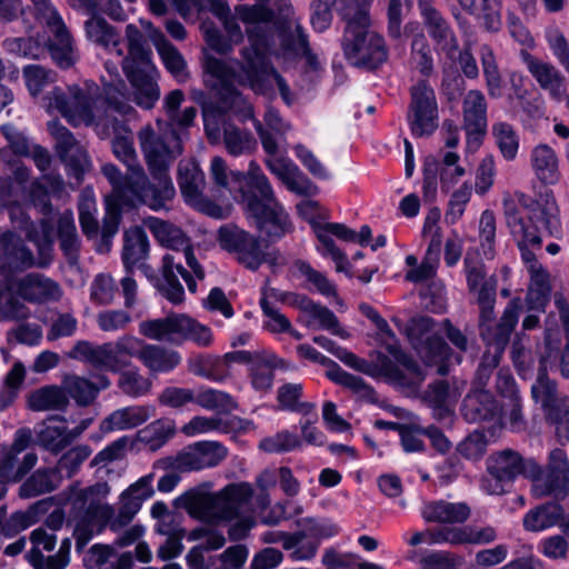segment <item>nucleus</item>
<instances>
[{"instance_id": "1", "label": "nucleus", "mask_w": 569, "mask_h": 569, "mask_svg": "<svg viewBox=\"0 0 569 569\" xmlns=\"http://www.w3.org/2000/svg\"><path fill=\"white\" fill-rule=\"evenodd\" d=\"M236 14L246 24L250 44L241 50L242 60L236 61L237 68L216 58L207 61L208 72L219 81L217 94L222 108L241 112L246 118L253 117V107L234 88V83L263 96H273L276 83L282 100L290 106L293 97L288 83L266 58L274 46L273 10L263 4H239Z\"/></svg>"}, {"instance_id": "2", "label": "nucleus", "mask_w": 569, "mask_h": 569, "mask_svg": "<svg viewBox=\"0 0 569 569\" xmlns=\"http://www.w3.org/2000/svg\"><path fill=\"white\" fill-rule=\"evenodd\" d=\"M144 226L163 247L170 249L161 260L158 289L170 302L179 305L184 300V289L178 274L186 281L188 290L196 293L197 282L191 272L197 279L203 280L206 271L194 256L190 239L180 228L156 217L147 218Z\"/></svg>"}, {"instance_id": "3", "label": "nucleus", "mask_w": 569, "mask_h": 569, "mask_svg": "<svg viewBox=\"0 0 569 569\" xmlns=\"http://www.w3.org/2000/svg\"><path fill=\"white\" fill-rule=\"evenodd\" d=\"M253 488L248 482L229 483L218 492L190 490L181 496L180 505L188 515L202 522L216 525L238 519L229 528L231 540H241L254 525Z\"/></svg>"}, {"instance_id": "4", "label": "nucleus", "mask_w": 569, "mask_h": 569, "mask_svg": "<svg viewBox=\"0 0 569 569\" xmlns=\"http://www.w3.org/2000/svg\"><path fill=\"white\" fill-rule=\"evenodd\" d=\"M110 488L106 482L79 489L71 499V517L73 521L72 537L76 540V550L81 553L91 539L109 527L119 531L128 526L133 517L121 508L117 515L106 499Z\"/></svg>"}, {"instance_id": "5", "label": "nucleus", "mask_w": 569, "mask_h": 569, "mask_svg": "<svg viewBox=\"0 0 569 569\" xmlns=\"http://www.w3.org/2000/svg\"><path fill=\"white\" fill-rule=\"evenodd\" d=\"M386 348L392 358L377 351L371 355V360L367 361L343 347L335 350V357L359 372L383 377L408 395L416 393L426 379V372L397 342L387 345Z\"/></svg>"}, {"instance_id": "6", "label": "nucleus", "mask_w": 569, "mask_h": 569, "mask_svg": "<svg viewBox=\"0 0 569 569\" xmlns=\"http://www.w3.org/2000/svg\"><path fill=\"white\" fill-rule=\"evenodd\" d=\"M505 216L507 226L518 242L521 258L527 264L529 272L543 269L537 261L535 252L529 249V246L540 248L541 230H545L555 238L561 236L559 209L555 199L547 197L543 201L536 202L529 211L528 221L513 203H506Z\"/></svg>"}, {"instance_id": "7", "label": "nucleus", "mask_w": 569, "mask_h": 569, "mask_svg": "<svg viewBox=\"0 0 569 569\" xmlns=\"http://www.w3.org/2000/svg\"><path fill=\"white\" fill-rule=\"evenodd\" d=\"M128 56L121 60L122 70L132 87V97L137 106L150 110L160 98L158 70L151 61V50L147 46L140 29L130 23L126 27Z\"/></svg>"}, {"instance_id": "8", "label": "nucleus", "mask_w": 569, "mask_h": 569, "mask_svg": "<svg viewBox=\"0 0 569 569\" xmlns=\"http://www.w3.org/2000/svg\"><path fill=\"white\" fill-rule=\"evenodd\" d=\"M347 26L342 39L346 59L356 67L377 69L388 59L385 39L371 29V18L366 9L345 17Z\"/></svg>"}, {"instance_id": "9", "label": "nucleus", "mask_w": 569, "mask_h": 569, "mask_svg": "<svg viewBox=\"0 0 569 569\" xmlns=\"http://www.w3.org/2000/svg\"><path fill=\"white\" fill-rule=\"evenodd\" d=\"M98 91L94 83L88 82L83 87H56L47 96L48 107L58 110L72 126L83 123L94 126L96 130L100 118L116 113L108 104L104 108L98 106Z\"/></svg>"}, {"instance_id": "10", "label": "nucleus", "mask_w": 569, "mask_h": 569, "mask_svg": "<svg viewBox=\"0 0 569 569\" xmlns=\"http://www.w3.org/2000/svg\"><path fill=\"white\" fill-rule=\"evenodd\" d=\"M488 476L481 480V488L488 495H503L520 476L535 478L541 473L533 459L525 458L519 451L505 448L491 452L486 460Z\"/></svg>"}, {"instance_id": "11", "label": "nucleus", "mask_w": 569, "mask_h": 569, "mask_svg": "<svg viewBox=\"0 0 569 569\" xmlns=\"http://www.w3.org/2000/svg\"><path fill=\"white\" fill-rule=\"evenodd\" d=\"M139 332L152 340L181 345L192 341L199 347H209L213 341L211 329L184 313H171L166 318L144 320Z\"/></svg>"}, {"instance_id": "12", "label": "nucleus", "mask_w": 569, "mask_h": 569, "mask_svg": "<svg viewBox=\"0 0 569 569\" xmlns=\"http://www.w3.org/2000/svg\"><path fill=\"white\" fill-rule=\"evenodd\" d=\"M247 218L269 243H276L295 230L291 218L274 192L268 196H249L243 202Z\"/></svg>"}, {"instance_id": "13", "label": "nucleus", "mask_w": 569, "mask_h": 569, "mask_svg": "<svg viewBox=\"0 0 569 569\" xmlns=\"http://www.w3.org/2000/svg\"><path fill=\"white\" fill-rule=\"evenodd\" d=\"M531 397L539 403L545 422L553 430L558 443L569 441V396L558 390V385L548 375L540 371L531 386Z\"/></svg>"}, {"instance_id": "14", "label": "nucleus", "mask_w": 569, "mask_h": 569, "mask_svg": "<svg viewBox=\"0 0 569 569\" xmlns=\"http://www.w3.org/2000/svg\"><path fill=\"white\" fill-rule=\"evenodd\" d=\"M149 173L150 177L142 166L131 173L130 187L123 201L127 208L146 206L153 211H159L174 198L176 188L170 173L159 170L149 171Z\"/></svg>"}, {"instance_id": "15", "label": "nucleus", "mask_w": 569, "mask_h": 569, "mask_svg": "<svg viewBox=\"0 0 569 569\" xmlns=\"http://www.w3.org/2000/svg\"><path fill=\"white\" fill-rule=\"evenodd\" d=\"M138 139L148 171L169 173L172 162L183 151L182 141L174 128L156 133L152 128L144 127L139 131Z\"/></svg>"}, {"instance_id": "16", "label": "nucleus", "mask_w": 569, "mask_h": 569, "mask_svg": "<svg viewBox=\"0 0 569 569\" xmlns=\"http://www.w3.org/2000/svg\"><path fill=\"white\" fill-rule=\"evenodd\" d=\"M32 432L28 428L18 429L12 443L0 452V485L17 483L37 465L38 456L28 452L19 461V456L30 446Z\"/></svg>"}, {"instance_id": "17", "label": "nucleus", "mask_w": 569, "mask_h": 569, "mask_svg": "<svg viewBox=\"0 0 569 569\" xmlns=\"http://www.w3.org/2000/svg\"><path fill=\"white\" fill-rule=\"evenodd\" d=\"M408 121L413 136H430L438 128V104L433 89L421 80L410 90Z\"/></svg>"}, {"instance_id": "18", "label": "nucleus", "mask_w": 569, "mask_h": 569, "mask_svg": "<svg viewBox=\"0 0 569 569\" xmlns=\"http://www.w3.org/2000/svg\"><path fill=\"white\" fill-rule=\"evenodd\" d=\"M463 267L468 290L476 296L482 319H489L496 303L497 277L495 274L487 276L485 263L477 252L466 253Z\"/></svg>"}, {"instance_id": "19", "label": "nucleus", "mask_w": 569, "mask_h": 569, "mask_svg": "<svg viewBox=\"0 0 569 569\" xmlns=\"http://www.w3.org/2000/svg\"><path fill=\"white\" fill-rule=\"evenodd\" d=\"M218 240L222 249L234 254L236 260L244 268L257 271L262 257V244L257 237L237 226H222L218 231Z\"/></svg>"}, {"instance_id": "20", "label": "nucleus", "mask_w": 569, "mask_h": 569, "mask_svg": "<svg viewBox=\"0 0 569 569\" xmlns=\"http://www.w3.org/2000/svg\"><path fill=\"white\" fill-rule=\"evenodd\" d=\"M523 309L522 300L519 297L511 299L506 306L499 321L493 326L495 312H491L489 319H482V313L479 315L480 336L488 345V349L499 351L502 355L505 348L509 343L511 333L513 332L519 316Z\"/></svg>"}, {"instance_id": "21", "label": "nucleus", "mask_w": 569, "mask_h": 569, "mask_svg": "<svg viewBox=\"0 0 569 569\" xmlns=\"http://www.w3.org/2000/svg\"><path fill=\"white\" fill-rule=\"evenodd\" d=\"M114 114L116 113H111L110 116L100 118L97 123L96 132L102 139L113 137V154L127 167L128 171L132 173L137 168L141 167L133 147V138L126 121Z\"/></svg>"}, {"instance_id": "22", "label": "nucleus", "mask_w": 569, "mask_h": 569, "mask_svg": "<svg viewBox=\"0 0 569 569\" xmlns=\"http://www.w3.org/2000/svg\"><path fill=\"white\" fill-rule=\"evenodd\" d=\"M520 58L539 87L552 99L561 101L567 98V78L555 64L535 57L527 50L520 51Z\"/></svg>"}, {"instance_id": "23", "label": "nucleus", "mask_w": 569, "mask_h": 569, "mask_svg": "<svg viewBox=\"0 0 569 569\" xmlns=\"http://www.w3.org/2000/svg\"><path fill=\"white\" fill-rule=\"evenodd\" d=\"M107 74L102 76L103 83V103L109 106L110 110L121 117L131 118L136 116L134 108L130 104L127 83L121 78L118 66L112 61L104 62Z\"/></svg>"}, {"instance_id": "24", "label": "nucleus", "mask_w": 569, "mask_h": 569, "mask_svg": "<svg viewBox=\"0 0 569 569\" xmlns=\"http://www.w3.org/2000/svg\"><path fill=\"white\" fill-rule=\"evenodd\" d=\"M266 166L289 191L307 197L318 193V187L289 158H268L266 159Z\"/></svg>"}, {"instance_id": "25", "label": "nucleus", "mask_w": 569, "mask_h": 569, "mask_svg": "<svg viewBox=\"0 0 569 569\" xmlns=\"http://www.w3.org/2000/svg\"><path fill=\"white\" fill-rule=\"evenodd\" d=\"M18 295L24 302L44 305L58 301L62 289L58 282L39 272L17 277Z\"/></svg>"}, {"instance_id": "26", "label": "nucleus", "mask_w": 569, "mask_h": 569, "mask_svg": "<svg viewBox=\"0 0 569 569\" xmlns=\"http://www.w3.org/2000/svg\"><path fill=\"white\" fill-rule=\"evenodd\" d=\"M418 10L429 36L437 44L447 50L457 48V38L450 23L432 0H419Z\"/></svg>"}, {"instance_id": "27", "label": "nucleus", "mask_w": 569, "mask_h": 569, "mask_svg": "<svg viewBox=\"0 0 569 569\" xmlns=\"http://www.w3.org/2000/svg\"><path fill=\"white\" fill-rule=\"evenodd\" d=\"M283 7L287 19L280 22L276 20V16L273 14L271 21L273 34L276 36L278 31L280 47L284 54L298 57L309 46L308 36L297 19L289 18V13L292 11V6L289 0H284Z\"/></svg>"}, {"instance_id": "28", "label": "nucleus", "mask_w": 569, "mask_h": 569, "mask_svg": "<svg viewBox=\"0 0 569 569\" xmlns=\"http://www.w3.org/2000/svg\"><path fill=\"white\" fill-rule=\"evenodd\" d=\"M34 266L32 251L12 231L0 236V272L6 269L23 271Z\"/></svg>"}, {"instance_id": "29", "label": "nucleus", "mask_w": 569, "mask_h": 569, "mask_svg": "<svg viewBox=\"0 0 569 569\" xmlns=\"http://www.w3.org/2000/svg\"><path fill=\"white\" fill-rule=\"evenodd\" d=\"M487 100L481 90H469L462 99L463 128L469 138L480 140L486 133L487 120Z\"/></svg>"}, {"instance_id": "30", "label": "nucleus", "mask_w": 569, "mask_h": 569, "mask_svg": "<svg viewBox=\"0 0 569 569\" xmlns=\"http://www.w3.org/2000/svg\"><path fill=\"white\" fill-rule=\"evenodd\" d=\"M29 316L30 309L18 295L17 276L3 274L0 278V321H21Z\"/></svg>"}, {"instance_id": "31", "label": "nucleus", "mask_w": 569, "mask_h": 569, "mask_svg": "<svg viewBox=\"0 0 569 569\" xmlns=\"http://www.w3.org/2000/svg\"><path fill=\"white\" fill-rule=\"evenodd\" d=\"M471 516V508L467 502H450L443 499L425 502L421 517L426 522L436 523H465Z\"/></svg>"}, {"instance_id": "32", "label": "nucleus", "mask_w": 569, "mask_h": 569, "mask_svg": "<svg viewBox=\"0 0 569 569\" xmlns=\"http://www.w3.org/2000/svg\"><path fill=\"white\" fill-rule=\"evenodd\" d=\"M232 183L238 186L239 202L248 201L249 196H268L273 193L272 186L256 161H250L248 171H230Z\"/></svg>"}, {"instance_id": "33", "label": "nucleus", "mask_w": 569, "mask_h": 569, "mask_svg": "<svg viewBox=\"0 0 569 569\" xmlns=\"http://www.w3.org/2000/svg\"><path fill=\"white\" fill-rule=\"evenodd\" d=\"M317 362L328 367L327 377L331 381L345 388H348L359 398L368 402L373 403L378 401V395L375 391V389L371 386H369L361 377L351 375L342 370L338 363H336L330 358L323 356L322 353L319 355Z\"/></svg>"}, {"instance_id": "34", "label": "nucleus", "mask_w": 569, "mask_h": 569, "mask_svg": "<svg viewBox=\"0 0 569 569\" xmlns=\"http://www.w3.org/2000/svg\"><path fill=\"white\" fill-rule=\"evenodd\" d=\"M69 358L87 362L96 369L117 372L112 348L109 342L93 345L87 340H79L68 352Z\"/></svg>"}, {"instance_id": "35", "label": "nucleus", "mask_w": 569, "mask_h": 569, "mask_svg": "<svg viewBox=\"0 0 569 569\" xmlns=\"http://www.w3.org/2000/svg\"><path fill=\"white\" fill-rule=\"evenodd\" d=\"M154 413L150 406H130L117 409L100 423V430L108 433L114 430H127L144 423Z\"/></svg>"}, {"instance_id": "36", "label": "nucleus", "mask_w": 569, "mask_h": 569, "mask_svg": "<svg viewBox=\"0 0 569 569\" xmlns=\"http://www.w3.org/2000/svg\"><path fill=\"white\" fill-rule=\"evenodd\" d=\"M67 419L60 415H51L36 430L37 443L47 451L58 455L68 448L64 433Z\"/></svg>"}, {"instance_id": "37", "label": "nucleus", "mask_w": 569, "mask_h": 569, "mask_svg": "<svg viewBox=\"0 0 569 569\" xmlns=\"http://www.w3.org/2000/svg\"><path fill=\"white\" fill-rule=\"evenodd\" d=\"M52 38L49 39L48 49L52 60L62 69L72 67L79 59L71 33L66 23L50 30Z\"/></svg>"}, {"instance_id": "38", "label": "nucleus", "mask_w": 569, "mask_h": 569, "mask_svg": "<svg viewBox=\"0 0 569 569\" xmlns=\"http://www.w3.org/2000/svg\"><path fill=\"white\" fill-rule=\"evenodd\" d=\"M90 14L91 18H89L83 26L87 38L104 49L114 51L119 57H122L123 50L120 48L121 37L117 29L108 23L106 19L99 17L97 12Z\"/></svg>"}, {"instance_id": "39", "label": "nucleus", "mask_w": 569, "mask_h": 569, "mask_svg": "<svg viewBox=\"0 0 569 569\" xmlns=\"http://www.w3.org/2000/svg\"><path fill=\"white\" fill-rule=\"evenodd\" d=\"M62 477L54 468H39L33 471L19 487L18 496L21 499H30L50 493L58 489Z\"/></svg>"}, {"instance_id": "40", "label": "nucleus", "mask_w": 569, "mask_h": 569, "mask_svg": "<svg viewBox=\"0 0 569 569\" xmlns=\"http://www.w3.org/2000/svg\"><path fill=\"white\" fill-rule=\"evenodd\" d=\"M531 167L536 177L545 184H555L560 179L559 161L556 151L546 143L531 150Z\"/></svg>"}, {"instance_id": "41", "label": "nucleus", "mask_w": 569, "mask_h": 569, "mask_svg": "<svg viewBox=\"0 0 569 569\" xmlns=\"http://www.w3.org/2000/svg\"><path fill=\"white\" fill-rule=\"evenodd\" d=\"M148 252L149 241L142 228L133 227L124 232L122 261L128 272H131L134 267H143Z\"/></svg>"}, {"instance_id": "42", "label": "nucleus", "mask_w": 569, "mask_h": 569, "mask_svg": "<svg viewBox=\"0 0 569 569\" xmlns=\"http://www.w3.org/2000/svg\"><path fill=\"white\" fill-rule=\"evenodd\" d=\"M297 299L299 309L309 317L307 321L308 326L311 327L317 322L318 327L321 329L329 330L343 339L349 338V333L340 327L338 318L329 308L316 303L309 297Z\"/></svg>"}, {"instance_id": "43", "label": "nucleus", "mask_w": 569, "mask_h": 569, "mask_svg": "<svg viewBox=\"0 0 569 569\" xmlns=\"http://www.w3.org/2000/svg\"><path fill=\"white\" fill-rule=\"evenodd\" d=\"M563 517V508L557 502H545L530 509L523 517V528L530 532H539L559 525Z\"/></svg>"}, {"instance_id": "44", "label": "nucleus", "mask_w": 569, "mask_h": 569, "mask_svg": "<svg viewBox=\"0 0 569 569\" xmlns=\"http://www.w3.org/2000/svg\"><path fill=\"white\" fill-rule=\"evenodd\" d=\"M178 184L182 197L189 203L203 192L204 174L196 161H180L178 166Z\"/></svg>"}, {"instance_id": "45", "label": "nucleus", "mask_w": 569, "mask_h": 569, "mask_svg": "<svg viewBox=\"0 0 569 569\" xmlns=\"http://www.w3.org/2000/svg\"><path fill=\"white\" fill-rule=\"evenodd\" d=\"M413 349L427 366H437V372L440 376L447 375L448 367L445 361L449 358L451 349L442 337L439 335L429 337Z\"/></svg>"}, {"instance_id": "46", "label": "nucleus", "mask_w": 569, "mask_h": 569, "mask_svg": "<svg viewBox=\"0 0 569 569\" xmlns=\"http://www.w3.org/2000/svg\"><path fill=\"white\" fill-rule=\"evenodd\" d=\"M461 8L480 20L489 32L501 28L500 6L496 0H458Z\"/></svg>"}, {"instance_id": "47", "label": "nucleus", "mask_w": 569, "mask_h": 569, "mask_svg": "<svg viewBox=\"0 0 569 569\" xmlns=\"http://www.w3.org/2000/svg\"><path fill=\"white\" fill-rule=\"evenodd\" d=\"M283 366V360L273 352L260 349L259 357L250 367L251 382L257 390H268L272 386L273 370Z\"/></svg>"}, {"instance_id": "48", "label": "nucleus", "mask_w": 569, "mask_h": 569, "mask_svg": "<svg viewBox=\"0 0 569 569\" xmlns=\"http://www.w3.org/2000/svg\"><path fill=\"white\" fill-rule=\"evenodd\" d=\"M542 472L530 478L532 483V495L536 498L553 497L556 500L565 499L569 492V475L547 471L545 477H541Z\"/></svg>"}, {"instance_id": "49", "label": "nucleus", "mask_w": 569, "mask_h": 569, "mask_svg": "<svg viewBox=\"0 0 569 569\" xmlns=\"http://www.w3.org/2000/svg\"><path fill=\"white\" fill-rule=\"evenodd\" d=\"M151 372H168L180 363V355L158 345L144 343L139 359Z\"/></svg>"}, {"instance_id": "50", "label": "nucleus", "mask_w": 569, "mask_h": 569, "mask_svg": "<svg viewBox=\"0 0 569 569\" xmlns=\"http://www.w3.org/2000/svg\"><path fill=\"white\" fill-rule=\"evenodd\" d=\"M479 58L489 97L492 99L502 97L503 79L493 49L488 44H481Z\"/></svg>"}, {"instance_id": "51", "label": "nucleus", "mask_w": 569, "mask_h": 569, "mask_svg": "<svg viewBox=\"0 0 569 569\" xmlns=\"http://www.w3.org/2000/svg\"><path fill=\"white\" fill-rule=\"evenodd\" d=\"M32 411L64 410L69 399L63 387L46 386L33 391L28 400Z\"/></svg>"}, {"instance_id": "52", "label": "nucleus", "mask_w": 569, "mask_h": 569, "mask_svg": "<svg viewBox=\"0 0 569 569\" xmlns=\"http://www.w3.org/2000/svg\"><path fill=\"white\" fill-rule=\"evenodd\" d=\"M176 426L172 420L158 419L138 431V440L149 450L156 451L173 437Z\"/></svg>"}, {"instance_id": "53", "label": "nucleus", "mask_w": 569, "mask_h": 569, "mask_svg": "<svg viewBox=\"0 0 569 569\" xmlns=\"http://www.w3.org/2000/svg\"><path fill=\"white\" fill-rule=\"evenodd\" d=\"M156 48L166 69L179 82H186L189 78L187 62L180 51L162 34L156 40Z\"/></svg>"}, {"instance_id": "54", "label": "nucleus", "mask_w": 569, "mask_h": 569, "mask_svg": "<svg viewBox=\"0 0 569 569\" xmlns=\"http://www.w3.org/2000/svg\"><path fill=\"white\" fill-rule=\"evenodd\" d=\"M71 538L62 539L58 551L51 556H44L41 551L29 550L26 553L27 561L33 569H64L70 562Z\"/></svg>"}, {"instance_id": "55", "label": "nucleus", "mask_w": 569, "mask_h": 569, "mask_svg": "<svg viewBox=\"0 0 569 569\" xmlns=\"http://www.w3.org/2000/svg\"><path fill=\"white\" fill-rule=\"evenodd\" d=\"M44 505V501L34 503L28 511H16L7 519V507H0V532L7 537L12 538L31 527L34 522V513L37 508Z\"/></svg>"}, {"instance_id": "56", "label": "nucleus", "mask_w": 569, "mask_h": 569, "mask_svg": "<svg viewBox=\"0 0 569 569\" xmlns=\"http://www.w3.org/2000/svg\"><path fill=\"white\" fill-rule=\"evenodd\" d=\"M62 387L67 397H71L80 407L91 405L99 393L97 385L77 375L66 376L62 380Z\"/></svg>"}, {"instance_id": "57", "label": "nucleus", "mask_w": 569, "mask_h": 569, "mask_svg": "<svg viewBox=\"0 0 569 569\" xmlns=\"http://www.w3.org/2000/svg\"><path fill=\"white\" fill-rule=\"evenodd\" d=\"M463 408L466 418L471 421L491 420L499 411L492 395L482 390L473 397H468Z\"/></svg>"}, {"instance_id": "58", "label": "nucleus", "mask_w": 569, "mask_h": 569, "mask_svg": "<svg viewBox=\"0 0 569 569\" xmlns=\"http://www.w3.org/2000/svg\"><path fill=\"white\" fill-rule=\"evenodd\" d=\"M551 284L549 273L545 269L530 272V284L526 296V301L530 310H543L549 301Z\"/></svg>"}, {"instance_id": "59", "label": "nucleus", "mask_w": 569, "mask_h": 569, "mask_svg": "<svg viewBox=\"0 0 569 569\" xmlns=\"http://www.w3.org/2000/svg\"><path fill=\"white\" fill-rule=\"evenodd\" d=\"M60 248L68 258H74L80 248L74 218L71 211L62 212L57 222Z\"/></svg>"}, {"instance_id": "60", "label": "nucleus", "mask_w": 569, "mask_h": 569, "mask_svg": "<svg viewBox=\"0 0 569 569\" xmlns=\"http://www.w3.org/2000/svg\"><path fill=\"white\" fill-rule=\"evenodd\" d=\"M492 137L502 157L511 161L519 149V136L512 124L499 121L492 124Z\"/></svg>"}, {"instance_id": "61", "label": "nucleus", "mask_w": 569, "mask_h": 569, "mask_svg": "<svg viewBox=\"0 0 569 569\" xmlns=\"http://www.w3.org/2000/svg\"><path fill=\"white\" fill-rule=\"evenodd\" d=\"M109 343L112 348L117 372H119L130 365V361L127 360L126 357L140 359L146 342L137 337L126 335L118 338L114 342Z\"/></svg>"}, {"instance_id": "62", "label": "nucleus", "mask_w": 569, "mask_h": 569, "mask_svg": "<svg viewBox=\"0 0 569 569\" xmlns=\"http://www.w3.org/2000/svg\"><path fill=\"white\" fill-rule=\"evenodd\" d=\"M223 142L227 151L234 157L249 154L257 148V140L249 131L233 126L224 128Z\"/></svg>"}, {"instance_id": "63", "label": "nucleus", "mask_w": 569, "mask_h": 569, "mask_svg": "<svg viewBox=\"0 0 569 569\" xmlns=\"http://www.w3.org/2000/svg\"><path fill=\"white\" fill-rule=\"evenodd\" d=\"M302 396V385L286 383L278 389V401L287 410L296 411L302 416H310L315 405L299 401Z\"/></svg>"}, {"instance_id": "64", "label": "nucleus", "mask_w": 569, "mask_h": 569, "mask_svg": "<svg viewBox=\"0 0 569 569\" xmlns=\"http://www.w3.org/2000/svg\"><path fill=\"white\" fill-rule=\"evenodd\" d=\"M411 60L423 77H429L433 72L431 48L422 31L415 33L412 38Z\"/></svg>"}]
</instances>
